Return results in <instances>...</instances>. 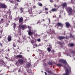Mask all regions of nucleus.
I'll list each match as a JSON object with an SVG mask.
<instances>
[{"label": "nucleus", "mask_w": 75, "mask_h": 75, "mask_svg": "<svg viewBox=\"0 0 75 75\" xmlns=\"http://www.w3.org/2000/svg\"><path fill=\"white\" fill-rule=\"evenodd\" d=\"M59 17H61V15H59Z\"/></svg>", "instance_id": "nucleus-57"}, {"label": "nucleus", "mask_w": 75, "mask_h": 75, "mask_svg": "<svg viewBox=\"0 0 75 75\" xmlns=\"http://www.w3.org/2000/svg\"><path fill=\"white\" fill-rule=\"evenodd\" d=\"M16 57L17 58H22L23 59H24L25 60H26V58H24V57H23V56H22V55H17Z\"/></svg>", "instance_id": "nucleus-7"}, {"label": "nucleus", "mask_w": 75, "mask_h": 75, "mask_svg": "<svg viewBox=\"0 0 75 75\" xmlns=\"http://www.w3.org/2000/svg\"><path fill=\"white\" fill-rule=\"evenodd\" d=\"M70 37H72V36H71V35H70Z\"/></svg>", "instance_id": "nucleus-59"}, {"label": "nucleus", "mask_w": 75, "mask_h": 75, "mask_svg": "<svg viewBox=\"0 0 75 75\" xmlns=\"http://www.w3.org/2000/svg\"><path fill=\"white\" fill-rule=\"evenodd\" d=\"M42 72H43V71H42Z\"/></svg>", "instance_id": "nucleus-62"}, {"label": "nucleus", "mask_w": 75, "mask_h": 75, "mask_svg": "<svg viewBox=\"0 0 75 75\" xmlns=\"http://www.w3.org/2000/svg\"><path fill=\"white\" fill-rule=\"evenodd\" d=\"M56 6H57V5H54V7H56Z\"/></svg>", "instance_id": "nucleus-49"}, {"label": "nucleus", "mask_w": 75, "mask_h": 75, "mask_svg": "<svg viewBox=\"0 0 75 75\" xmlns=\"http://www.w3.org/2000/svg\"><path fill=\"white\" fill-rule=\"evenodd\" d=\"M21 28H22V30H24L25 28H27V26L25 25H19L18 28L19 30H20L21 29Z\"/></svg>", "instance_id": "nucleus-3"}, {"label": "nucleus", "mask_w": 75, "mask_h": 75, "mask_svg": "<svg viewBox=\"0 0 75 75\" xmlns=\"http://www.w3.org/2000/svg\"><path fill=\"white\" fill-rule=\"evenodd\" d=\"M74 53H75V51H72L71 52V54H74Z\"/></svg>", "instance_id": "nucleus-31"}, {"label": "nucleus", "mask_w": 75, "mask_h": 75, "mask_svg": "<svg viewBox=\"0 0 75 75\" xmlns=\"http://www.w3.org/2000/svg\"><path fill=\"white\" fill-rule=\"evenodd\" d=\"M72 0H71V3H73V2H72Z\"/></svg>", "instance_id": "nucleus-53"}, {"label": "nucleus", "mask_w": 75, "mask_h": 75, "mask_svg": "<svg viewBox=\"0 0 75 75\" xmlns=\"http://www.w3.org/2000/svg\"><path fill=\"white\" fill-rule=\"evenodd\" d=\"M16 1H17V2H18V1H19V0H16Z\"/></svg>", "instance_id": "nucleus-46"}, {"label": "nucleus", "mask_w": 75, "mask_h": 75, "mask_svg": "<svg viewBox=\"0 0 75 75\" xmlns=\"http://www.w3.org/2000/svg\"><path fill=\"white\" fill-rule=\"evenodd\" d=\"M20 10H21V12L23 13V11L24 10L23 8H21Z\"/></svg>", "instance_id": "nucleus-19"}, {"label": "nucleus", "mask_w": 75, "mask_h": 75, "mask_svg": "<svg viewBox=\"0 0 75 75\" xmlns=\"http://www.w3.org/2000/svg\"><path fill=\"white\" fill-rule=\"evenodd\" d=\"M50 2H51V3H52V2H53V1L52 0H50Z\"/></svg>", "instance_id": "nucleus-36"}, {"label": "nucleus", "mask_w": 75, "mask_h": 75, "mask_svg": "<svg viewBox=\"0 0 75 75\" xmlns=\"http://www.w3.org/2000/svg\"><path fill=\"white\" fill-rule=\"evenodd\" d=\"M15 35H16V37H17V36L18 35L17 34H16Z\"/></svg>", "instance_id": "nucleus-41"}, {"label": "nucleus", "mask_w": 75, "mask_h": 75, "mask_svg": "<svg viewBox=\"0 0 75 75\" xmlns=\"http://www.w3.org/2000/svg\"><path fill=\"white\" fill-rule=\"evenodd\" d=\"M15 20H16V18H15Z\"/></svg>", "instance_id": "nucleus-54"}, {"label": "nucleus", "mask_w": 75, "mask_h": 75, "mask_svg": "<svg viewBox=\"0 0 75 75\" xmlns=\"http://www.w3.org/2000/svg\"><path fill=\"white\" fill-rule=\"evenodd\" d=\"M57 65L58 67H62L63 66V65L61 64H57Z\"/></svg>", "instance_id": "nucleus-17"}, {"label": "nucleus", "mask_w": 75, "mask_h": 75, "mask_svg": "<svg viewBox=\"0 0 75 75\" xmlns=\"http://www.w3.org/2000/svg\"><path fill=\"white\" fill-rule=\"evenodd\" d=\"M49 27H51V26H49Z\"/></svg>", "instance_id": "nucleus-55"}, {"label": "nucleus", "mask_w": 75, "mask_h": 75, "mask_svg": "<svg viewBox=\"0 0 75 75\" xmlns=\"http://www.w3.org/2000/svg\"><path fill=\"white\" fill-rule=\"evenodd\" d=\"M67 56H70V57H71V55H69V54H67Z\"/></svg>", "instance_id": "nucleus-45"}, {"label": "nucleus", "mask_w": 75, "mask_h": 75, "mask_svg": "<svg viewBox=\"0 0 75 75\" xmlns=\"http://www.w3.org/2000/svg\"><path fill=\"white\" fill-rule=\"evenodd\" d=\"M30 65H31V64H30V63L28 64V67H30Z\"/></svg>", "instance_id": "nucleus-27"}, {"label": "nucleus", "mask_w": 75, "mask_h": 75, "mask_svg": "<svg viewBox=\"0 0 75 75\" xmlns=\"http://www.w3.org/2000/svg\"><path fill=\"white\" fill-rule=\"evenodd\" d=\"M28 28H29V30L28 32V34L29 35L31 36L32 35H33V34H35V32H36L37 30H32L30 29V26H28Z\"/></svg>", "instance_id": "nucleus-1"}, {"label": "nucleus", "mask_w": 75, "mask_h": 75, "mask_svg": "<svg viewBox=\"0 0 75 75\" xmlns=\"http://www.w3.org/2000/svg\"><path fill=\"white\" fill-rule=\"evenodd\" d=\"M33 8H35V6H34L33 7Z\"/></svg>", "instance_id": "nucleus-39"}, {"label": "nucleus", "mask_w": 75, "mask_h": 75, "mask_svg": "<svg viewBox=\"0 0 75 75\" xmlns=\"http://www.w3.org/2000/svg\"><path fill=\"white\" fill-rule=\"evenodd\" d=\"M29 13L30 14H32V12L31 11V10L30 9V10L28 11Z\"/></svg>", "instance_id": "nucleus-21"}, {"label": "nucleus", "mask_w": 75, "mask_h": 75, "mask_svg": "<svg viewBox=\"0 0 75 75\" xmlns=\"http://www.w3.org/2000/svg\"><path fill=\"white\" fill-rule=\"evenodd\" d=\"M23 21V18L21 17L19 18V23H22Z\"/></svg>", "instance_id": "nucleus-14"}, {"label": "nucleus", "mask_w": 75, "mask_h": 75, "mask_svg": "<svg viewBox=\"0 0 75 75\" xmlns=\"http://www.w3.org/2000/svg\"><path fill=\"white\" fill-rule=\"evenodd\" d=\"M49 24H50V19H49Z\"/></svg>", "instance_id": "nucleus-32"}, {"label": "nucleus", "mask_w": 75, "mask_h": 75, "mask_svg": "<svg viewBox=\"0 0 75 75\" xmlns=\"http://www.w3.org/2000/svg\"><path fill=\"white\" fill-rule=\"evenodd\" d=\"M47 72L49 74H52V72H51V71H47Z\"/></svg>", "instance_id": "nucleus-22"}, {"label": "nucleus", "mask_w": 75, "mask_h": 75, "mask_svg": "<svg viewBox=\"0 0 75 75\" xmlns=\"http://www.w3.org/2000/svg\"><path fill=\"white\" fill-rule=\"evenodd\" d=\"M20 72V69H19L18 70V72Z\"/></svg>", "instance_id": "nucleus-40"}, {"label": "nucleus", "mask_w": 75, "mask_h": 75, "mask_svg": "<svg viewBox=\"0 0 75 75\" xmlns=\"http://www.w3.org/2000/svg\"><path fill=\"white\" fill-rule=\"evenodd\" d=\"M52 52H54V50H53L52 51Z\"/></svg>", "instance_id": "nucleus-48"}, {"label": "nucleus", "mask_w": 75, "mask_h": 75, "mask_svg": "<svg viewBox=\"0 0 75 75\" xmlns=\"http://www.w3.org/2000/svg\"><path fill=\"white\" fill-rule=\"evenodd\" d=\"M9 17H8V18H10V19H11V16H10V14H9Z\"/></svg>", "instance_id": "nucleus-28"}, {"label": "nucleus", "mask_w": 75, "mask_h": 75, "mask_svg": "<svg viewBox=\"0 0 75 75\" xmlns=\"http://www.w3.org/2000/svg\"><path fill=\"white\" fill-rule=\"evenodd\" d=\"M45 13H46V14H48V12H45Z\"/></svg>", "instance_id": "nucleus-37"}, {"label": "nucleus", "mask_w": 75, "mask_h": 75, "mask_svg": "<svg viewBox=\"0 0 75 75\" xmlns=\"http://www.w3.org/2000/svg\"><path fill=\"white\" fill-rule=\"evenodd\" d=\"M31 43H32L33 45V48H35L34 46H35V47H37V44L36 43H35L34 45V40H31Z\"/></svg>", "instance_id": "nucleus-5"}, {"label": "nucleus", "mask_w": 75, "mask_h": 75, "mask_svg": "<svg viewBox=\"0 0 75 75\" xmlns=\"http://www.w3.org/2000/svg\"><path fill=\"white\" fill-rule=\"evenodd\" d=\"M0 63L2 65H3L4 66H5V64L4 63V62L3 61V60L1 59L0 60Z\"/></svg>", "instance_id": "nucleus-10"}, {"label": "nucleus", "mask_w": 75, "mask_h": 75, "mask_svg": "<svg viewBox=\"0 0 75 75\" xmlns=\"http://www.w3.org/2000/svg\"><path fill=\"white\" fill-rule=\"evenodd\" d=\"M1 38V37L0 36V38Z\"/></svg>", "instance_id": "nucleus-58"}, {"label": "nucleus", "mask_w": 75, "mask_h": 75, "mask_svg": "<svg viewBox=\"0 0 75 75\" xmlns=\"http://www.w3.org/2000/svg\"><path fill=\"white\" fill-rule=\"evenodd\" d=\"M47 51L49 52H50L51 51V49L50 48H48L47 49Z\"/></svg>", "instance_id": "nucleus-24"}, {"label": "nucleus", "mask_w": 75, "mask_h": 75, "mask_svg": "<svg viewBox=\"0 0 75 75\" xmlns=\"http://www.w3.org/2000/svg\"><path fill=\"white\" fill-rule=\"evenodd\" d=\"M59 61L61 62H62L64 64H65L66 65H67V63L66 60H64L63 59H60L59 60Z\"/></svg>", "instance_id": "nucleus-6"}, {"label": "nucleus", "mask_w": 75, "mask_h": 75, "mask_svg": "<svg viewBox=\"0 0 75 75\" xmlns=\"http://www.w3.org/2000/svg\"><path fill=\"white\" fill-rule=\"evenodd\" d=\"M0 45L1 47H2L3 46V45H2V44L0 43Z\"/></svg>", "instance_id": "nucleus-42"}, {"label": "nucleus", "mask_w": 75, "mask_h": 75, "mask_svg": "<svg viewBox=\"0 0 75 75\" xmlns=\"http://www.w3.org/2000/svg\"><path fill=\"white\" fill-rule=\"evenodd\" d=\"M63 7H65L66 6H67V4L66 3H64L62 5Z\"/></svg>", "instance_id": "nucleus-16"}, {"label": "nucleus", "mask_w": 75, "mask_h": 75, "mask_svg": "<svg viewBox=\"0 0 75 75\" xmlns=\"http://www.w3.org/2000/svg\"><path fill=\"white\" fill-rule=\"evenodd\" d=\"M68 38L69 37L67 36L66 37H59V40H62V39H64V38H66V39H68Z\"/></svg>", "instance_id": "nucleus-8"}, {"label": "nucleus", "mask_w": 75, "mask_h": 75, "mask_svg": "<svg viewBox=\"0 0 75 75\" xmlns=\"http://www.w3.org/2000/svg\"><path fill=\"white\" fill-rule=\"evenodd\" d=\"M7 25H8V23H7Z\"/></svg>", "instance_id": "nucleus-51"}, {"label": "nucleus", "mask_w": 75, "mask_h": 75, "mask_svg": "<svg viewBox=\"0 0 75 75\" xmlns=\"http://www.w3.org/2000/svg\"><path fill=\"white\" fill-rule=\"evenodd\" d=\"M25 12L23 13H24V14H25Z\"/></svg>", "instance_id": "nucleus-60"}, {"label": "nucleus", "mask_w": 75, "mask_h": 75, "mask_svg": "<svg viewBox=\"0 0 75 75\" xmlns=\"http://www.w3.org/2000/svg\"><path fill=\"white\" fill-rule=\"evenodd\" d=\"M57 10V9L56 8H53L52 9V11H56Z\"/></svg>", "instance_id": "nucleus-18"}, {"label": "nucleus", "mask_w": 75, "mask_h": 75, "mask_svg": "<svg viewBox=\"0 0 75 75\" xmlns=\"http://www.w3.org/2000/svg\"><path fill=\"white\" fill-rule=\"evenodd\" d=\"M66 74H64L63 75H69V71L68 70V69H67L66 70Z\"/></svg>", "instance_id": "nucleus-9"}, {"label": "nucleus", "mask_w": 75, "mask_h": 75, "mask_svg": "<svg viewBox=\"0 0 75 75\" xmlns=\"http://www.w3.org/2000/svg\"><path fill=\"white\" fill-rule=\"evenodd\" d=\"M18 63V62H16V64H15L16 65H17V63Z\"/></svg>", "instance_id": "nucleus-44"}, {"label": "nucleus", "mask_w": 75, "mask_h": 75, "mask_svg": "<svg viewBox=\"0 0 75 75\" xmlns=\"http://www.w3.org/2000/svg\"><path fill=\"white\" fill-rule=\"evenodd\" d=\"M3 19H1V21H3Z\"/></svg>", "instance_id": "nucleus-52"}, {"label": "nucleus", "mask_w": 75, "mask_h": 75, "mask_svg": "<svg viewBox=\"0 0 75 75\" xmlns=\"http://www.w3.org/2000/svg\"><path fill=\"white\" fill-rule=\"evenodd\" d=\"M69 68L70 69H71V68H70L69 67Z\"/></svg>", "instance_id": "nucleus-56"}, {"label": "nucleus", "mask_w": 75, "mask_h": 75, "mask_svg": "<svg viewBox=\"0 0 75 75\" xmlns=\"http://www.w3.org/2000/svg\"><path fill=\"white\" fill-rule=\"evenodd\" d=\"M57 27H59V26H60L61 28H62L63 26V25L61 23H57Z\"/></svg>", "instance_id": "nucleus-13"}, {"label": "nucleus", "mask_w": 75, "mask_h": 75, "mask_svg": "<svg viewBox=\"0 0 75 75\" xmlns=\"http://www.w3.org/2000/svg\"><path fill=\"white\" fill-rule=\"evenodd\" d=\"M45 11H47V10H48V9L47 8H45Z\"/></svg>", "instance_id": "nucleus-30"}, {"label": "nucleus", "mask_w": 75, "mask_h": 75, "mask_svg": "<svg viewBox=\"0 0 75 75\" xmlns=\"http://www.w3.org/2000/svg\"><path fill=\"white\" fill-rule=\"evenodd\" d=\"M8 40V42H10L11 41V37L10 35H8V37L7 38Z\"/></svg>", "instance_id": "nucleus-12"}, {"label": "nucleus", "mask_w": 75, "mask_h": 75, "mask_svg": "<svg viewBox=\"0 0 75 75\" xmlns=\"http://www.w3.org/2000/svg\"><path fill=\"white\" fill-rule=\"evenodd\" d=\"M18 62L20 63V64H23L24 63V60L22 59H20L18 60Z\"/></svg>", "instance_id": "nucleus-11"}, {"label": "nucleus", "mask_w": 75, "mask_h": 75, "mask_svg": "<svg viewBox=\"0 0 75 75\" xmlns=\"http://www.w3.org/2000/svg\"><path fill=\"white\" fill-rule=\"evenodd\" d=\"M45 75H47V73H46V72H45Z\"/></svg>", "instance_id": "nucleus-35"}, {"label": "nucleus", "mask_w": 75, "mask_h": 75, "mask_svg": "<svg viewBox=\"0 0 75 75\" xmlns=\"http://www.w3.org/2000/svg\"><path fill=\"white\" fill-rule=\"evenodd\" d=\"M48 64H49V65H52V62L51 61H49L48 62Z\"/></svg>", "instance_id": "nucleus-20"}, {"label": "nucleus", "mask_w": 75, "mask_h": 75, "mask_svg": "<svg viewBox=\"0 0 75 75\" xmlns=\"http://www.w3.org/2000/svg\"><path fill=\"white\" fill-rule=\"evenodd\" d=\"M45 21V20L44 19H42V21Z\"/></svg>", "instance_id": "nucleus-38"}, {"label": "nucleus", "mask_w": 75, "mask_h": 75, "mask_svg": "<svg viewBox=\"0 0 75 75\" xmlns=\"http://www.w3.org/2000/svg\"><path fill=\"white\" fill-rule=\"evenodd\" d=\"M69 45H70V47H73V46H74V45L73 43L70 44Z\"/></svg>", "instance_id": "nucleus-23"}, {"label": "nucleus", "mask_w": 75, "mask_h": 75, "mask_svg": "<svg viewBox=\"0 0 75 75\" xmlns=\"http://www.w3.org/2000/svg\"><path fill=\"white\" fill-rule=\"evenodd\" d=\"M37 40L38 41V42H40V39H37Z\"/></svg>", "instance_id": "nucleus-29"}, {"label": "nucleus", "mask_w": 75, "mask_h": 75, "mask_svg": "<svg viewBox=\"0 0 75 75\" xmlns=\"http://www.w3.org/2000/svg\"><path fill=\"white\" fill-rule=\"evenodd\" d=\"M53 75H55V74H54Z\"/></svg>", "instance_id": "nucleus-64"}, {"label": "nucleus", "mask_w": 75, "mask_h": 75, "mask_svg": "<svg viewBox=\"0 0 75 75\" xmlns=\"http://www.w3.org/2000/svg\"><path fill=\"white\" fill-rule=\"evenodd\" d=\"M5 58H6V59H8V57H5Z\"/></svg>", "instance_id": "nucleus-43"}, {"label": "nucleus", "mask_w": 75, "mask_h": 75, "mask_svg": "<svg viewBox=\"0 0 75 75\" xmlns=\"http://www.w3.org/2000/svg\"><path fill=\"white\" fill-rule=\"evenodd\" d=\"M66 25L67 28H69V26H70V24H69V23L68 22L66 23Z\"/></svg>", "instance_id": "nucleus-15"}, {"label": "nucleus", "mask_w": 75, "mask_h": 75, "mask_svg": "<svg viewBox=\"0 0 75 75\" xmlns=\"http://www.w3.org/2000/svg\"><path fill=\"white\" fill-rule=\"evenodd\" d=\"M40 13H41V12H40V13H39V14H40Z\"/></svg>", "instance_id": "nucleus-63"}, {"label": "nucleus", "mask_w": 75, "mask_h": 75, "mask_svg": "<svg viewBox=\"0 0 75 75\" xmlns=\"http://www.w3.org/2000/svg\"><path fill=\"white\" fill-rule=\"evenodd\" d=\"M7 6L3 4L0 3V8H6Z\"/></svg>", "instance_id": "nucleus-4"}, {"label": "nucleus", "mask_w": 75, "mask_h": 75, "mask_svg": "<svg viewBox=\"0 0 75 75\" xmlns=\"http://www.w3.org/2000/svg\"><path fill=\"white\" fill-rule=\"evenodd\" d=\"M16 23H13V28H15L16 27Z\"/></svg>", "instance_id": "nucleus-26"}, {"label": "nucleus", "mask_w": 75, "mask_h": 75, "mask_svg": "<svg viewBox=\"0 0 75 75\" xmlns=\"http://www.w3.org/2000/svg\"><path fill=\"white\" fill-rule=\"evenodd\" d=\"M8 51H10V50L9 49H8Z\"/></svg>", "instance_id": "nucleus-50"}, {"label": "nucleus", "mask_w": 75, "mask_h": 75, "mask_svg": "<svg viewBox=\"0 0 75 75\" xmlns=\"http://www.w3.org/2000/svg\"><path fill=\"white\" fill-rule=\"evenodd\" d=\"M47 33H50V32H48Z\"/></svg>", "instance_id": "nucleus-61"}, {"label": "nucleus", "mask_w": 75, "mask_h": 75, "mask_svg": "<svg viewBox=\"0 0 75 75\" xmlns=\"http://www.w3.org/2000/svg\"><path fill=\"white\" fill-rule=\"evenodd\" d=\"M9 1L11 3H13V1H11L10 0H9Z\"/></svg>", "instance_id": "nucleus-34"}, {"label": "nucleus", "mask_w": 75, "mask_h": 75, "mask_svg": "<svg viewBox=\"0 0 75 75\" xmlns=\"http://www.w3.org/2000/svg\"><path fill=\"white\" fill-rule=\"evenodd\" d=\"M38 5L39 6H42V4L41 3H38Z\"/></svg>", "instance_id": "nucleus-25"}, {"label": "nucleus", "mask_w": 75, "mask_h": 75, "mask_svg": "<svg viewBox=\"0 0 75 75\" xmlns=\"http://www.w3.org/2000/svg\"><path fill=\"white\" fill-rule=\"evenodd\" d=\"M66 9L69 14H72L73 13V12H72V10L71 8L68 7Z\"/></svg>", "instance_id": "nucleus-2"}, {"label": "nucleus", "mask_w": 75, "mask_h": 75, "mask_svg": "<svg viewBox=\"0 0 75 75\" xmlns=\"http://www.w3.org/2000/svg\"><path fill=\"white\" fill-rule=\"evenodd\" d=\"M13 46L14 47H16V45H13Z\"/></svg>", "instance_id": "nucleus-47"}, {"label": "nucleus", "mask_w": 75, "mask_h": 75, "mask_svg": "<svg viewBox=\"0 0 75 75\" xmlns=\"http://www.w3.org/2000/svg\"><path fill=\"white\" fill-rule=\"evenodd\" d=\"M46 65V63H44L43 64V65H44V66H45Z\"/></svg>", "instance_id": "nucleus-33"}]
</instances>
